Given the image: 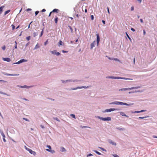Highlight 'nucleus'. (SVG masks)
<instances>
[{
    "label": "nucleus",
    "instance_id": "nucleus-1",
    "mask_svg": "<svg viewBox=\"0 0 157 157\" xmlns=\"http://www.w3.org/2000/svg\"><path fill=\"white\" fill-rule=\"evenodd\" d=\"M111 104H115V105H133V103L132 104H127L126 103H123L122 102H120V101H114L112 103H110Z\"/></svg>",
    "mask_w": 157,
    "mask_h": 157
},
{
    "label": "nucleus",
    "instance_id": "nucleus-2",
    "mask_svg": "<svg viewBox=\"0 0 157 157\" xmlns=\"http://www.w3.org/2000/svg\"><path fill=\"white\" fill-rule=\"evenodd\" d=\"M140 88V86L137 87H132L131 88H125L120 89L119 90V91H125L127 90H131L133 89H137L138 88Z\"/></svg>",
    "mask_w": 157,
    "mask_h": 157
},
{
    "label": "nucleus",
    "instance_id": "nucleus-3",
    "mask_svg": "<svg viewBox=\"0 0 157 157\" xmlns=\"http://www.w3.org/2000/svg\"><path fill=\"white\" fill-rule=\"evenodd\" d=\"M107 78H114V79H130L132 80V79L128 78H121L119 77H114L113 76H109L108 77H106Z\"/></svg>",
    "mask_w": 157,
    "mask_h": 157
},
{
    "label": "nucleus",
    "instance_id": "nucleus-4",
    "mask_svg": "<svg viewBox=\"0 0 157 157\" xmlns=\"http://www.w3.org/2000/svg\"><path fill=\"white\" fill-rule=\"evenodd\" d=\"M98 118L99 119L102 120L103 121H110L111 120V118L109 117H107L105 118H103L99 117H98Z\"/></svg>",
    "mask_w": 157,
    "mask_h": 157
},
{
    "label": "nucleus",
    "instance_id": "nucleus-5",
    "mask_svg": "<svg viewBox=\"0 0 157 157\" xmlns=\"http://www.w3.org/2000/svg\"><path fill=\"white\" fill-rule=\"evenodd\" d=\"M119 109H114V108H111L109 109H105V111L104 112H109L111 111H113L115 110H118Z\"/></svg>",
    "mask_w": 157,
    "mask_h": 157
},
{
    "label": "nucleus",
    "instance_id": "nucleus-6",
    "mask_svg": "<svg viewBox=\"0 0 157 157\" xmlns=\"http://www.w3.org/2000/svg\"><path fill=\"white\" fill-rule=\"evenodd\" d=\"M26 149L30 153H31L32 154H33L34 155H36V153L35 152L33 151H32V150L29 149V148H28L27 147H26Z\"/></svg>",
    "mask_w": 157,
    "mask_h": 157
},
{
    "label": "nucleus",
    "instance_id": "nucleus-7",
    "mask_svg": "<svg viewBox=\"0 0 157 157\" xmlns=\"http://www.w3.org/2000/svg\"><path fill=\"white\" fill-rule=\"evenodd\" d=\"M27 61V60L24 59H21L18 62L16 63L15 64H19L23 62H26Z\"/></svg>",
    "mask_w": 157,
    "mask_h": 157
},
{
    "label": "nucleus",
    "instance_id": "nucleus-8",
    "mask_svg": "<svg viewBox=\"0 0 157 157\" xmlns=\"http://www.w3.org/2000/svg\"><path fill=\"white\" fill-rule=\"evenodd\" d=\"M96 36H97V45H98L99 44V42L100 41V39L99 35L98 34H96Z\"/></svg>",
    "mask_w": 157,
    "mask_h": 157
},
{
    "label": "nucleus",
    "instance_id": "nucleus-9",
    "mask_svg": "<svg viewBox=\"0 0 157 157\" xmlns=\"http://www.w3.org/2000/svg\"><path fill=\"white\" fill-rule=\"evenodd\" d=\"M2 59H3V60L5 61H7L8 62H10L11 61L10 59L9 58H2Z\"/></svg>",
    "mask_w": 157,
    "mask_h": 157
},
{
    "label": "nucleus",
    "instance_id": "nucleus-10",
    "mask_svg": "<svg viewBox=\"0 0 157 157\" xmlns=\"http://www.w3.org/2000/svg\"><path fill=\"white\" fill-rule=\"evenodd\" d=\"M7 76H18L19 75V74H5Z\"/></svg>",
    "mask_w": 157,
    "mask_h": 157
},
{
    "label": "nucleus",
    "instance_id": "nucleus-11",
    "mask_svg": "<svg viewBox=\"0 0 157 157\" xmlns=\"http://www.w3.org/2000/svg\"><path fill=\"white\" fill-rule=\"evenodd\" d=\"M86 88V87L85 86H82V87H77V88H72L71 89V90H77L78 89H81V88Z\"/></svg>",
    "mask_w": 157,
    "mask_h": 157
},
{
    "label": "nucleus",
    "instance_id": "nucleus-12",
    "mask_svg": "<svg viewBox=\"0 0 157 157\" xmlns=\"http://www.w3.org/2000/svg\"><path fill=\"white\" fill-rule=\"evenodd\" d=\"M95 44V41H94L93 43H91V44H90V46H91V49H92L93 47H94V45Z\"/></svg>",
    "mask_w": 157,
    "mask_h": 157
},
{
    "label": "nucleus",
    "instance_id": "nucleus-13",
    "mask_svg": "<svg viewBox=\"0 0 157 157\" xmlns=\"http://www.w3.org/2000/svg\"><path fill=\"white\" fill-rule=\"evenodd\" d=\"M109 143L112 144L113 145L116 146V143L113 142L111 140H109Z\"/></svg>",
    "mask_w": 157,
    "mask_h": 157
},
{
    "label": "nucleus",
    "instance_id": "nucleus-14",
    "mask_svg": "<svg viewBox=\"0 0 157 157\" xmlns=\"http://www.w3.org/2000/svg\"><path fill=\"white\" fill-rule=\"evenodd\" d=\"M120 114L123 116H125L128 117V116L126 115L123 112H120Z\"/></svg>",
    "mask_w": 157,
    "mask_h": 157
},
{
    "label": "nucleus",
    "instance_id": "nucleus-15",
    "mask_svg": "<svg viewBox=\"0 0 157 157\" xmlns=\"http://www.w3.org/2000/svg\"><path fill=\"white\" fill-rule=\"evenodd\" d=\"M59 11L58 9H55L52 12V13L56 12L57 13H58Z\"/></svg>",
    "mask_w": 157,
    "mask_h": 157
},
{
    "label": "nucleus",
    "instance_id": "nucleus-16",
    "mask_svg": "<svg viewBox=\"0 0 157 157\" xmlns=\"http://www.w3.org/2000/svg\"><path fill=\"white\" fill-rule=\"evenodd\" d=\"M46 150L47 151H48L49 152H51L52 153H54L55 152V151L53 150H49V149H46Z\"/></svg>",
    "mask_w": 157,
    "mask_h": 157
},
{
    "label": "nucleus",
    "instance_id": "nucleus-17",
    "mask_svg": "<svg viewBox=\"0 0 157 157\" xmlns=\"http://www.w3.org/2000/svg\"><path fill=\"white\" fill-rule=\"evenodd\" d=\"M4 7V6H2L0 7V14H1L3 11V9Z\"/></svg>",
    "mask_w": 157,
    "mask_h": 157
},
{
    "label": "nucleus",
    "instance_id": "nucleus-18",
    "mask_svg": "<svg viewBox=\"0 0 157 157\" xmlns=\"http://www.w3.org/2000/svg\"><path fill=\"white\" fill-rule=\"evenodd\" d=\"M146 111V110H142L141 111H135L134 112V113H140V112H144V111Z\"/></svg>",
    "mask_w": 157,
    "mask_h": 157
},
{
    "label": "nucleus",
    "instance_id": "nucleus-19",
    "mask_svg": "<svg viewBox=\"0 0 157 157\" xmlns=\"http://www.w3.org/2000/svg\"><path fill=\"white\" fill-rule=\"evenodd\" d=\"M63 44V43L61 40H60L59 42L58 46H60V45H62Z\"/></svg>",
    "mask_w": 157,
    "mask_h": 157
},
{
    "label": "nucleus",
    "instance_id": "nucleus-20",
    "mask_svg": "<svg viewBox=\"0 0 157 157\" xmlns=\"http://www.w3.org/2000/svg\"><path fill=\"white\" fill-rule=\"evenodd\" d=\"M58 18L57 17H55V19H54V21L56 24H57L58 22Z\"/></svg>",
    "mask_w": 157,
    "mask_h": 157
},
{
    "label": "nucleus",
    "instance_id": "nucleus-21",
    "mask_svg": "<svg viewBox=\"0 0 157 157\" xmlns=\"http://www.w3.org/2000/svg\"><path fill=\"white\" fill-rule=\"evenodd\" d=\"M40 48V46H39V44H37L35 46L34 48V49H37L38 48Z\"/></svg>",
    "mask_w": 157,
    "mask_h": 157
},
{
    "label": "nucleus",
    "instance_id": "nucleus-22",
    "mask_svg": "<svg viewBox=\"0 0 157 157\" xmlns=\"http://www.w3.org/2000/svg\"><path fill=\"white\" fill-rule=\"evenodd\" d=\"M61 150L62 152L65 151H66V150L63 147H61Z\"/></svg>",
    "mask_w": 157,
    "mask_h": 157
},
{
    "label": "nucleus",
    "instance_id": "nucleus-23",
    "mask_svg": "<svg viewBox=\"0 0 157 157\" xmlns=\"http://www.w3.org/2000/svg\"><path fill=\"white\" fill-rule=\"evenodd\" d=\"M117 129L119 130H125L124 128H121L120 127L117 128Z\"/></svg>",
    "mask_w": 157,
    "mask_h": 157
},
{
    "label": "nucleus",
    "instance_id": "nucleus-24",
    "mask_svg": "<svg viewBox=\"0 0 157 157\" xmlns=\"http://www.w3.org/2000/svg\"><path fill=\"white\" fill-rule=\"evenodd\" d=\"M10 10H8L6 11L4 13V15H6V14H8L9 12H10Z\"/></svg>",
    "mask_w": 157,
    "mask_h": 157
},
{
    "label": "nucleus",
    "instance_id": "nucleus-25",
    "mask_svg": "<svg viewBox=\"0 0 157 157\" xmlns=\"http://www.w3.org/2000/svg\"><path fill=\"white\" fill-rule=\"evenodd\" d=\"M148 117V116H145V117H139V119H144V118H146Z\"/></svg>",
    "mask_w": 157,
    "mask_h": 157
},
{
    "label": "nucleus",
    "instance_id": "nucleus-26",
    "mask_svg": "<svg viewBox=\"0 0 157 157\" xmlns=\"http://www.w3.org/2000/svg\"><path fill=\"white\" fill-rule=\"evenodd\" d=\"M126 35H127V37H128V38L129 39V40L131 41V38H130V37H129V36L128 35V34H127V33L126 32Z\"/></svg>",
    "mask_w": 157,
    "mask_h": 157
},
{
    "label": "nucleus",
    "instance_id": "nucleus-27",
    "mask_svg": "<svg viewBox=\"0 0 157 157\" xmlns=\"http://www.w3.org/2000/svg\"><path fill=\"white\" fill-rule=\"evenodd\" d=\"M19 87H21V88H28V86H27L26 85H25L24 86H19Z\"/></svg>",
    "mask_w": 157,
    "mask_h": 157
},
{
    "label": "nucleus",
    "instance_id": "nucleus-28",
    "mask_svg": "<svg viewBox=\"0 0 157 157\" xmlns=\"http://www.w3.org/2000/svg\"><path fill=\"white\" fill-rule=\"evenodd\" d=\"M81 127L82 128H90V127H88V126H81Z\"/></svg>",
    "mask_w": 157,
    "mask_h": 157
},
{
    "label": "nucleus",
    "instance_id": "nucleus-29",
    "mask_svg": "<svg viewBox=\"0 0 157 157\" xmlns=\"http://www.w3.org/2000/svg\"><path fill=\"white\" fill-rule=\"evenodd\" d=\"M68 27L70 29L71 33H72V32H73L72 28L70 26H68Z\"/></svg>",
    "mask_w": 157,
    "mask_h": 157
},
{
    "label": "nucleus",
    "instance_id": "nucleus-30",
    "mask_svg": "<svg viewBox=\"0 0 157 157\" xmlns=\"http://www.w3.org/2000/svg\"><path fill=\"white\" fill-rule=\"evenodd\" d=\"M37 35V34L36 33H33V36L34 37H35Z\"/></svg>",
    "mask_w": 157,
    "mask_h": 157
},
{
    "label": "nucleus",
    "instance_id": "nucleus-31",
    "mask_svg": "<svg viewBox=\"0 0 157 157\" xmlns=\"http://www.w3.org/2000/svg\"><path fill=\"white\" fill-rule=\"evenodd\" d=\"M11 26L12 27V29L13 30L15 28V26L13 25L12 24L11 25Z\"/></svg>",
    "mask_w": 157,
    "mask_h": 157
},
{
    "label": "nucleus",
    "instance_id": "nucleus-32",
    "mask_svg": "<svg viewBox=\"0 0 157 157\" xmlns=\"http://www.w3.org/2000/svg\"><path fill=\"white\" fill-rule=\"evenodd\" d=\"M71 116L72 117L74 118H75V115L72 114L71 115Z\"/></svg>",
    "mask_w": 157,
    "mask_h": 157
},
{
    "label": "nucleus",
    "instance_id": "nucleus-33",
    "mask_svg": "<svg viewBox=\"0 0 157 157\" xmlns=\"http://www.w3.org/2000/svg\"><path fill=\"white\" fill-rule=\"evenodd\" d=\"M30 36H28L26 37V39L28 41L30 40Z\"/></svg>",
    "mask_w": 157,
    "mask_h": 157
},
{
    "label": "nucleus",
    "instance_id": "nucleus-34",
    "mask_svg": "<svg viewBox=\"0 0 157 157\" xmlns=\"http://www.w3.org/2000/svg\"><path fill=\"white\" fill-rule=\"evenodd\" d=\"M51 52L52 54H56V51L55 50H54V51H52Z\"/></svg>",
    "mask_w": 157,
    "mask_h": 157
},
{
    "label": "nucleus",
    "instance_id": "nucleus-35",
    "mask_svg": "<svg viewBox=\"0 0 157 157\" xmlns=\"http://www.w3.org/2000/svg\"><path fill=\"white\" fill-rule=\"evenodd\" d=\"M43 33V29L41 32V34L40 35V37H41L42 36Z\"/></svg>",
    "mask_w": 157,
    "mask_h": 157
},
{
    "label": "nucleus",
    "instance_id": "nucleus-36",
    "mask_svg": "<svg viewBox=\"0 0 157 157\" xmlns=\"http://www.w3.org/2000/svg\"><path fill=\"white\" fill-rule=\"evenodd\" d=\"M112 59L114 60L117 61H120L118 59H117V58H114L113 59Z\"/></svg>",
    "mask_w": 157,
    "mask_h": 157
},
{
    "label": "nucleus",
    "instance_id": "nucleus-37",
    "mask_svg": "<svg viewBox=\"0 0 157 157\" xmlns=\"http://www.w3.org/2000/svg\"><path fill=\"white\" fill-rule=\"evenodd\" d=\"M2 49L3 50H5L6 49V46L4 45L2 46Z\"/></svg>",
    "mask_w": 157,
    "mask_h": 157
},
{
    "label": "nucleus",
    "instance_id": "nucleus-38",
    "mask_svg": "<svg viewBox=\"0 0 157 157\" xmlns=\"http://www.w3.org/2000/svg\"><path fill=\"white\" fill-rule=\"evenodd\" d=\"M57 56L59 55L60 54L59 52H56V54Z\"/></svg>",
    "mask_w": 157,
    "mask_h": 157
},
{
    "label": "nucleus",
    "instance_id": "nucleus-39",
    "mask_svg": "<svg viewBox=\"0 0 157 157\" xmlns=\"http://www.w3.org/2000/svg\"><path fill=\"white\" fill-rule=\"evenodd\" d=\"M48 40H47L44 43V44L45 45L47 44L48 43Z\"/></svg>",
    "mask_w": 157,
    "mask_h": 157
},
{
    "label": "nucleus",
    "instance_id": "nucleus-40",
    "mask_svg": "<svg viewBox=\"0 0 157 157\" xmlns=\"http://www.w3.org/2000/svg\"><path fill=\"white\" fill-rule=\"evenodd\" d=\"M95 152L98 155H101V153H100L98 151H96Z\"/></svg>",
    "mask_w": 157,
    "mask_h": 157
},
{
    "label": "nucleus",
    "instance_id": "nucleus-41",
    "mask_svg": "<svg viewBox=\"0 0 157 157\" xmlns=\"http://www.w3.org/2000/svg\"><path fill=\"white\" fill-rule=\"evenodd\" d=\"M23 119L24 120H25V121H29V120H28L27 118H23Z\"/></svg>",
    "mask_w": 157,
    "mask_h": 157
},
{
    "label": "nucleus",
    "instance_id": "nucleus-42",
    "mask_svg": "<svg viewBox=\"0 0 157 157\" xmlns=\"http://www.w3.org/2000/svg\"><path fill=\"white\" fill-rule=\"evenodd\" d=\"M1 135L2 136H3V138H5V135L4 134L3 132L1 133Z\"/></svg>",
    "mask_w": 157,
    "mask_h": 157
},
{
    "label": "nucleus",
    "instance_id": "nucleus-43",
    "mask_svg": "<svg viewBox=\"0 0 157 157\" xmlns=\"http://www.w3.org/2000/svg\"><path fill=\"white\" fill-rule=\"evenodd\" d=\"M91 20H92L94 19V17L93 15H91Z\"/></svg>",
    "mask_w": 157,
    "mask_h": 157
},
{
    "label": "nucleus",
    "instance_id": "nucleus-44",
    "mask_svg": "<svg viewBox=\"0 0 157 157\" xmlns=\"http://www.w3.org/2000/svg\"><path fill=\"white\" fill-rule=\"evenodd\" d=\"M15 48L16 49V48H17V42L16 41H15Z\"/></svg>",
    "mask_w": 157,
    "mask_h": 157
},
{
    "label": "nucleus",
    "instance_id": "nucleus-45",
    "mask_svg": "<svg viewBox=\"0 0 157 157\" xmlns=\"http://www.w3.org/2000/svg\"><path fill=\"white\" fill-rule=\"evenodd\" d=\"M113 155L114 157H119V156L116 154Z\"/></svg>",
    "mask_w": 157,
    "mask_h": 157
},
{
    "label": "nucleus",
    "instance_id": "nucleus-46",
    "mask_svg": "<svg viewBox=\"0 0 157 157\" xmlns=\"http://www.w3.org/2000/svg\"><path fill=\"white\" fill-rule=\"evenodd\" d=\"M39 12L38 11H36L35 12V15H36L39 13Z\"/></svg>",
    "mask_w": 157,
    "mask_h": 157
},
{
    "label": "nucleus",
    "instance_id": "nucleus-47",
    "mask_svg": "<svg viewBox=\"0 0 157 157\" xmlns=\"http://www.w3.org/2000/svg\"><path fill=\"white\" fill-rule=\"evenodd\" d=\"M47 147H48V148H49L48 149L49 150H51V147L49 145H48Z\"/></svg>",
    "mask_w": 157,
    "mask_h": 157
},
{
    "label": "nucleus",
    "instance_id": "nucleus-48",
    "mask_svg": "<svg viewBox=\"0 0 157 157\" xmlns=\"http://www.w3.org/2000/svg\"><path fill=\"white\" fill-rule=\"evenodd\" d=\"M54 119L58 121H59L57 117H55L54 118Z\"/></svg>",
    "mask_w": 157,
    "mask_h": 157
},
{
    "label": "nucleus",
    "instance_id": "nucleus-49",
    "mask_svg": "<svg viewBox=\"0 0 157 157\" xmlns=\"http://www.w3.org/2000/svg\"><path fill=\"white\" fill-rule=\"evenodd\" d=\"M92 155L91 154H89L87 155V156L88 157L89 156H92Z\"/></svg>",
    "mask_w": 157,
    "mask_h": 157
},
{
    "label": "nucleus",
    "instance_id": "nucleus-50",
    "mask_svg": "<svg viewBox=\"0 0 157 157\" xmlns=\"http://www.w3.org/2000/svg\"><path fill=\"white\" fill-rule=\"evenodd\" d=\"M131 30L132 31H133V32H134V31H135V29H133V28H131Z\"/></svg>",
    "mask_w": 157,
    "mask_h": 157
},
{
    "label": "nucleus",
    "instance_id": "nucleus-51",
    "mask_svg": "<svg viewBox=\"0 0 157 157\" xmlns=\"http://www.w3.org/2000/svg\"><path fill=\"white\" fill-rule=\"evenodd\" d=\"M134 7L133 6H132L131 8V10L133 11L134 10Z\"/></svg>",
    "mask_w": 157,
    "mask_h": 157
},
{
    "label": "nucleus",
    "instance_id": "nucleus-52",
    "mask_svg": "<svg viewBox=\"0 0 157 157\" xmlns=\"http://www.w3.org/2000/svg\"><path fill=\"white\" fill-rule=\"evenodd\" d=\"M45 11H46V10H45V9H43L41 11H42V12H45Z\"/></svg>",
    "mask_w": 157,
    "mask_h": 157
},
{
    "label": "nucleus",
    "instance_id": "nucleus-53",
    "mask_svg": "<svg viewBox=\"0 0 157 157\" xmlns=\"http://www.w3.org/2000/svg\"><path fill=\"white\" fill-rule=\"evenodd\" d=\"M33 22V21H32L30 22V23L29 24V26H28V28H30V24Z\"/></svg>",
    "mask_w": 157,
    "mask_h": 157
},
{
    "label": "nucleus",
    "instance_id": "nucleus-54",
    "mask_svg": "<svg viewBox=\"0 0 157 157\" xmlns=\"http://www.w3.org/2000/svg\"><path fill=\"white\" fill-rule=\"evenodd\" d=\"M3 141H4V142H6V139H5V138H3Z\"/></svg>",
    "mask_w": 157,
    "mask_h": 157
},
{
    "label": "nucleus",
    "instance_id": "nucleus-55",
    "mask_svg": "<svg viewBox=\"0 0 157 157\" xmlns=\"http://www.w3.org/2000/svg\"><path fill=\"white\" fill-rule=\"evenodd\" d=\"M143 33L144 35H145L146 34V32L145 30H144L143 31Z\"/></svg>",
    "mask_w": 157,
    "mask_h": 157
},
{
    "label": "nucleus",
    "instance_id": "nucleus-56",
    "mask_svg": "<svg viewBox=\"0 0 157 157\" xmlns=\"http://www.w3.org/2000/svg\"><path fill=\"white\" fill-rule=\"evenodd\" d=\"M153 137L154 138H157V136H153Z\"/></svg>",
    "mask_w": 157,
    "mask_h": 157
},
{
    "label": "nucleus",
    "instance_id": "nucleus-57",
    "mask_svg": "<svg viewBox=\"0 0 157 157\" xmlns=\"http://www.w3.org/2000/svg\"><path fill=\"white\" fill-rule=\"evenodd\" d=\"M140 21L142 23H143V19H140Z\"/></svg>",
    "mask_w": 157,
    "mask_h": 157
},
{
    "label": "nucleus",
    "instance_id": "nucleus-58",
    "mask_svg": "<svg viewBox=\"0 0 157 157\" xmlns=\"http://www.w3.org/2000/svg\"><path fill=\"white\" fill-rule=\"evenodd\" d=\"M102 23H103L104 24H105V21L104 20H102Z\"/></svg>",
    "mask_w": 157,
    "mask_h": 157
},
{
    "label": "nucleus",
    "instance_id": "nucleus-59",
    "mask_svg": "<svg viewBox=\"0 0 157 157\" xmlns=\"http://www.w3.org/2000/svg\"><path fill=\"white\" fill-rule=\"evenodd\" d=\"M62 52H63V53L67 52V51H65L64 50H63L62 51Z\"/></svg>",
    "mask_w": 157,
    "mask_h": 157
},
{
    "label": "nucleus",
    "instance_id": "nucleus-60",
    "mask_svg": "<svg viewBox=\"0 0 157 157\" xmlns=\"http://www.w3.org/2000/svg\"><path fill=\"white\" fill-rule=\"evenodd\" d=\"M40 126L41 127L43 128H44V127L43 125H40Z\"/></svg>",
    "mask_w": 157,
    "mask_h": 157
},
{
    "label": "nucleus",
    "instance_id": "nucleus-61",
    "mask_svg": "<svg viewBox=\"0 0 157 157\" xmlns=\"http://www.w3.org/2000/svg\"><path fill=\"white\" fill-rule=\"evenodd\" d=\"M107 10H108V13L109 14L110 13H109V9L108 7H107Z\"/></svg>",
    "mask_w": 157,
    "mask_h": 157
},
{
    "label": "nucleus",
    "instance_id": "nucleus-62",
    "mask_svg": "<svg viewBox=\"0 0 157 157\" xmlns=\"http://www.w3.org/2000/svg\"><path fill=\"white\" fill-rule=\"evenodd\" d=\"M52 12L51 11V12H50L49 15H48V17H50V16H51V14H52Z\"/></svg>",
    "mask_w": 157,
    "mask_h": 157
},
{
    "label": "nucleus",
    "instance_id": "nucleus-63",
    "mask_svg": "<svg viewBox=\"0 0 157 157\" xmlns=\"http://www.w3.org/2000/svg\"><path fill=\"white\" fill-rule=\"evenodd\" d=\"M31 10V9H28L27 10L28 11H30Z\"/></svg>",
    "mask_w": 157,
    "mask_h": 157
},
{
    "label": "nucleus",
    "instance_id": "nucleus-64",
    "mask_svg": "<svg viewBox=\"0 0 157 157\" xmlns=\"http://www.w3.org/2000/svg\"><path fill=\"white\" fill-rule=\"evenodd\" d=\"M140 3L141 2L142 0H137Z\"/></svg>",
    "mask_w": 157,
    "mask_h": 157
}]
</instances>
